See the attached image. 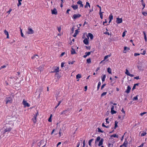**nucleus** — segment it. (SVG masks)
Returning a JSON list of instances; mask_svg holds the SVG:
<instances>
[{
    "mask_svg": "<svg viewBox=\"0 0 147 147\" xmlns=\"http://www.w3.org/2000/svg\"><path fill=\"white\" fill-rule=\"evenodd\" d=\"M11 125L9 123H6L3 127L4 129V133L9 132L11 131L12 128L11 127Z\"/></svg>",
    "mask_w": 147,
    "mask_h": 147,
    "instance_id": "1",
    "label": "nucleus"
},
{
    "mask_svg": "<svg viewBox=\"0 0 147 147\" xmlns=\"http://www.w3.org/2000/svg\"><path fill=\"white\" fill-rule=\"evenodd\" d=\"M85 38V39L83 40V42L85 44L87 45L89 43L88 39L89 38L88 37L87 38H85V37L84 36V34L82 38Z\"/></svg>",
    "mask_w": 147,
    "mask_h": 147,
    "instance_id": "2",
    "label": "nucleus"
},
{
    "mask_svg": "<svg viewBox=\"0 0 147 147\" xmlns=\"http://www.w3.org/2000/svg\"><path fill=\"white\" fill-rule=\"evenodd\" d=\"M28 31L27 33L28 34H33L34 32L32 29L30 27H29L28 28Z\"/></svg>",
    "mask_w": 147,
    "mask_h": 147,
    "instance_id": "3",
    "label": "nucleus"
},
{
    "mask_svg": "<svg viewBox=\"0 0 147 147\" xmlns=\"http://www.w3.org/2000/svg\"><path fill=\"white\" fill-rule=\"evenodd\" d=\"M81 16V14H74L73 15V17H72V18L74 20H75L76 19L78 18H79Z\"/></svg>",
    "mask_w": 147,
    "mask_h": 147,
    "instance_id": "4",
    "label": "nucleus"
},
{
    "mask_svg": "<svg viewBox=\"0 0 147 147\" xmlns=\"http://www.w3.org/2000/svg\"><path fill=\"white\" fill-rule=\"evenodd\" d=\"M6 104L8 103H11L12 102V100L11 98L7 97L6 99Z\"/></svg>",
    "mask_w": 147,
    "mask_h": 147,
    "instance_id": "5",
    "label": "nucleus"
},
{
    "mask_svg": "<svg viewBox=\"0 0 147 147\" xmlns=\"http://www.w3.org/2000/svg\"><path fill=\"white\" fill-rule=\"evenodd\" d=\"M114 108H115V107L114 105H112L111 106V113L112 114H115L117 113V111H114Z\"/></svg>",
    "mask_w": 147,
    "mask_h": 147,
    "instance_id": "6",
    "label": "nucleus"
},
{
    "mask_svg": "<svg viewBox=\"0 0 147 147\" xmlns=\"http://www.w3.org/2000/svg\"><path fill=\"white\" fill-rule=\"evenodd\" d=\"M54 68V70L53 71H51V73H57L59 71V67H55Z\"/></svg>",
    "mask_w": 147,
    "mask_h": 147,
    "instance_id": "7",
    "label": "nucleus"
},
{
    "mask_svg": "<svg viewBox=\"0 0 147 147\" xmlns=\"http://www.w3.org/2000/svg\"><path fill=\"white\" fill-rule=\"evenodd\" d=\"M123 20L122 18H117L116 22L117 24H120L122 22Z\"/></svg>",
    "mask_w": 147,
    "mask_h": 147,
    "instance_id": "8",
    "label": "nucleus"
},
{
    "mask_svg": "<svg viewBox=\"0 0 147 147\" xmlns=\"http://www.w3.org/2000/svg\"><path fill=\"white\" fill-rule=\"evenodd\" d=\"M22 103L25 107H29L30 106L29 103L27 102L26 101L24 100H23Z\"/></svg>",
    "mask_w": 147,
    "mask_h": 147,
    "instance_id": "9",
    "label": "nucleus"
},
{
    "mask_svg": "<svg viewBox=\"0 0 147 147\" xmlns=\"http://www.w3.org/2000/svg\"><path fill=\"white\" fill-rule=\"evenodd\" d=\"M51 12L52 14L57 15V13L56 9L54 8L53 9H51Z\"/></svg>",
    "mask_w": 147,
    "mask_h": 147,
    "instance_id": "10",
    "label": "nucleus"
},
{
    "mask_svg": "<svg viewBox=\"0 0 147 147\" xmlns=\"http://www.w3.org/2000/svg\"><path fill=\"white\" fill-rule=\"evenodd\" d=\"M87 38L90 37L91 40H92L94 36L91 33H89L87 35Z\"/></svg>",
    "mask_w": 147,
    "mask_h": 147,
    "instance_id": "11",
    "label": "nucleus"
},
{
    "mask_svg": "<svg viewBox=\"0 0 147 147\" xmlns=\"http://www.w3.org/2000/svg\"><path fill=\"white\" fill-rule=\"evenodd\" d=\"M131 88L129 86H128L127 87V89L125 91V92L127 94L129 93L130 91Z\"/></svg>",
    "mask_w": 147,
    "mask_h": 147,
    "instance_id": "12",
    "label": "nucleus"
},
{
    "mask_svg": "<svg viewBox=\"0 0 147 147\" xmlns=\"http://www.w3.org/2000/svg\"><path fill=\"white\" fill-rule=\"evenodd\" d=\"M103 141L104 140L102 138L99 142L98 146H101L103 144Z\"/></svg>",
    "mask_w": 147,
    "mask_h": 147,
    "instance_id": "13",
    "label": "nucleus"
},
{
    "mask_svg": "<svg viewBox=\"0 0 147 147\" xmlns=\"http://www.w3.org/2000/svg\"><path fill=\"white\" fill-rule=\"evenodd\" d=\"M77 4H78L80 5V7H83V5L82 4V2L81 1H78L77 2Z\"/></svg>",
    "mask_w": 147,
    "mask_h": 147,
    "instance_id": "14",
    "label": "nucleus"
},
{
    "mask_svg": "<svg viewBox=\"0 0 147 147\" xmlns=\"http://www.w3.org/2000/svg\"><path fill=\"white\" fill-rule=\"evenodd\" d=\"M79 31H78V30H76L75 31V33L73 35V36L74 37H76L77 34H78Z\"/></svg>",
    "mask_w": 147,
    "mask_h": 147,
    "instance_id": "15",
    "label": "nucleus"
},
{
    "mask_svg": "<svg viewBox=\"0 0 147 147\" xmlns=\"http://www.w3.org/2000/svg\"><path fill=\"white\" fill-rule=\"evenodd\" d=\"M113 16L112 15V14H111L109 17V23H110L111 21L113 19Z\"/></svg>",
    "mask_w": 147,
    "mask_h": 147,
    "instance_id": "16",
    "label": "nucleus"
},
{
    "mask_svg": "<svg viewBox=\"0 0 147 147\" xmlns=\"http://www.w3.org/2000/svg\"><path fill=\"white\" fill-rule=\"evenodd\" d=\"M72 7L74 10H76L78 8V6L77 5H72Z\"/></svg>",
    "mask_w": 147,
    "mask_h": 147,
    "instance_id": "17",
    "label": "nucleus"
},
{
    "mask_svg": "<svg viewBox=\"0 0 147 147\" xmlns=\"http://www.w3.org/2000/svg\"><path fill=\"white\" fill-rule=\"evenodd\" d=\"M4 32L5 34L7 35V38H8L9 36L8 32L6 30L4 31Z\"/></svg>",
    "mask_w": 147,
    "mask_h": 147,
    "instance_id": "18",
    "label": "nucleus"
},
{
    "mask_svg": "<svg viewBox=\"0 0 147 147\" xmlns=\"http://www.w3.org/2000/svg\"><path fill=\"white\" fill-rule=\"evenodd\" d=\"M76 53L75 50L73 48H72L71 50V53L72 54H75Z\"/></svg>",
    "mask_w": 147,
    "mask_h": 147,
    "instance_id": "19",
    "label": "nucleus"
},
{
    "mask_svg": "<svg viewBox=\"0 0 147 147\" xmlns=\"http://www.w3.org/2000/svg\"><path fill=\"white\" fill-rule=\"evenodd\" d=\"M111 56V54H110L109 55L105 56L104 58V59L103 60V61H105L107 58H108L109 57Z\"/></svg>",
    "mask_w": 147,
    "mask_h": 147,
    "instance_id": "20",
    "label": "nucleus"
},
{
    "mask_svg": "<svg viewBox=\"0 0 147 147\" xmlns=\"http://www.w3.org/2000/svg\"><path fill=\"white\" fill-rule=\"evenodd\" d=\"M104 12H102L101 11H99V15L100 16V17L101 19H103V15L102 13Z\"/></svg>",
    "mask_w": 147,
    "mask_h": 147,
    "instance_id": "21",
    "label": "nucleus"
},
{
    "mask_svg": "<svg viewBox=\"0 0 147 147\" xmlns=\"http://www.w3.org/2000/svg\"><path fill=\"white\" fill-rule=\"evenodd\" d=\"M94 140V139H90L89 141L88 142V145L90 146H91V143L92 142V141Z\"/></svg>",
    "mask_w": 147,
    "mask_h": 147,
    "instance_id": "22",
    "label": "nucleus"
},
{
    "mask_svg": "<svg viewBox=\"0 0 147 147\" xmlns=\"http://www.w3.org/2000/svg\"><path fill=\"white\" fill-rule=\"evenodd\" d=\"M127 142L126 141H125L123 144H122L123 146L126 147L127 146Z\"/></svg>",
    "mask_w": 147,
    "mask_h": 147,
    "instance_id": "23",
    "label": "nucleus"
},
{
    "mask_svg": "<svg viewBox=\"0 0 147 147\" xmlns=\"http://www.w3.org/2000/svg\"><path fill=\"white\" fill-rule=\"evenodd\" d=\"M106 77V76L105 75H104L102 77V82H103L105 81V78Z\"/></svg>",
    "mask_w": 147,
    "mask_h": 147,
    "instance_id": "24",
    "label": "nucleus"
},
{
    "mask_svg": "<svg viewBox=\"0 0 147 147\" xmlns=\"http://www.w3.org/2000/svg\"><path fill=\"white\" fill-rule=\"evenodd\" d=\"M82 77V76L81 74H78L76 76V79H79L81 78Z\"/></svg>",
    "mask_w": 147,
    "mask_h": 147,
    "instance_id": "25",
    "label": "nucleus"
},
{
    "mask_svg": "<svg viewBox=\"0 0 147 147\" xmlns=\"http://www.w3.org/2000/svg\"><path fill=\"white\" fill-rule=\"evenodd\" d=\"M107 71L109 74H111V70L110 67H108L107 68Z\"/></svg>",
    "mask_w": 147,
    "mask_h": 147,
    "instance_id": "26",
    "label": "nucleus"
},
{
    "mask_svg": "<svg viewBox=\"0 0 147 147\" xmlns=\"http://www.w3.org/2000/svg\"><path fill=\"white\" fill-rule=\"evenodd\" d=\"M22 0H18V6L19 7L21 5V1H22Z\"/></svg>",
    "mask_w": 147,
    "mask_h": 147,
    "instance_id": "27",
    "label": "nucleus"
},
{
    "mask_svg": "<svg viewBox=\"0 0 147 147\" xmlns=\"http://www.w3.org/2000/svg\"><path fill=\"white\" fill-rule=\"evenodd\" d=\"M143 34L144 35V38L145 40V41L146 42L147 41V38L146 36V34L145 32L144 31L143 32Z\"/></svg>",
    "mask_w": 147,
    "mask_h": 147,
    "instance_id": "28",
    "label": "nucleus"
},
{
    "mask_svg": "<svg viewBox=\"0 0 147 147\" xmlns=\"http://www.w3.org/2000/svg\"><path fill=\"white\" fill-rule=\"evenodd\" d=\"M52 117V115L51 114L49 119H48V121L49 122H51L52 121V119H51Z\"/></svg>",
    "mask_w": 147,
    "mask_h": 147,
    "instance_id": "29",
    "label": "nucleus"
},
{
    "mask_svg": "<svg viewBox=\"0 0 147 147\" xmlns=\"http://www.w3.org/2000/svg\"><path fill=\"white\" fill-rule=\"evenodd\" d=\"M86 61L87 63H91V60L90 58H89L87 59Z\"/></svg>",
    "mask_w": 147,
    "mask_h": 147,
    "instance_id": "30",
    "label": "nucleus"
},
{
    "mask_svg": "<svg viewBox=\"0 0 147 147\" xmlns=\"http://www.w3.org/2000/svg\"><path fill=\"white\" fill-rule=\"evenodd\" d=\"M38 56L37 55H35L32 57V59H34L35 58H36L37 59L38 58Z\"/></svg>",
    "mask_w": 147,
    "mask_h": 147,
    "instance_id": "31",
    "label": "nucleus"
},
{
    "mask_svg": "<svg viewBox=\"0 0 147 147\" xmlns=\"http://www.w3.org/2000/svg\"><path fill=\"white\" fill-rule=\"evenodd\" d=\"M100 137L98 136L97 137L96 139V141H95L96 142H98L99 140H100Z\"/></svg>",
    "mask_w": 147,
    "mask_h": 147,
    "instance_id": "32",
    "label": "nucleus"
},
{
    "mask_svg": "<svg viewBox=\"0 0 147 147\" xmlns=\"http://www.w3.org/2000/svg\"><path fill=\"white\" fill-rule=\"evenodd\" d=\"M115 128H116L118 126H117L118 122L116 121H115Z\"/></svg>",
    "mask_w": 147,
    "mask_h": 147,
    "instance_id": "33",
    "label": "nucleus"
},
{
    "mask_svg": "<svg viewBox=\"0 0 147 147\" xmlns=\"http://www.w3.org/2000/svg\"><path fill=\"white\" fill-rule=\"evenodd\" d=\"M75 61H73L71 62L70 61H69L68 62V64H73L75 63Z\"/></svg>",
    "mask_w": 147,
    "mask_h": 147,
    "instance_id": "34",
    "label": "nucleus"
},
{
    "mask_svg": "<svg viewBox=\"0 0 147 147\" xmlns=\"http://www.w3.org/2000/svg\"><path fill=\"white\" fill-rule=\"evenodd\" d=\"M101 85V83L100 82H99L98 83V84L97 86V90H98L99 89Z\"/></svg>",
    "mask_w": 147,
    "mask_h": 147,
    "instance_id": "35",
    "label": "nucleus"
},
{
    "mask_svg": "<svg viewBox=\"0 0 147 147\" xmlns=\"http://www.w3.org/2000/svg\"><path fill=\"white\" fill-rule=\"evenodd\" d=\"M107 94V92H104L102 93L101 94V97L103 96L106 95Z\"/></svg>",
    "mask_w": 147,
    "mask_h": 147,
    "instance_id": "36",
    "label": "nucleus"
},
{
    "mask_svg": "<svg viewBox=\"0 0 147 147\" xmlns=\"http://www.w3.org/2000/svg\"><path fill=\"white\" fill-rule=\"evenodd\" d=\"M98 131L99 132H101V133H103L104 132V131H102L101 130V129L99 128H98Z\"/></svg>",
    "mask_w": 147,
    "mask_h": 147,
    "instance_id": "37",
    "label": "nucleus"
},
{
    "mask_svg": "<svg viewBox=\"0 0 147 147\" xmlns=\"http://www.w3.org/2000/svg\"><path fill=\"white\" fill-rule=\"evenodd\" d=\"M138 95H137L136 96L134 97V98L133 99V100H138Z\"/></svg>",
    "mask_w": 147,
    "mask_h": 147,
    "instance_id": "38",
    "label": "nucleus"
},
{
    "mask_svg": "<svg viewBox=\"0 0 147 147\" xmlns=\"http://www.w3.org/2000/svg\"><path fill=\"white\" fill-rule=\"evenodd\" d=\"M61 101H60L58 103V104L55 107V109L57 107L59 106V105H60V104L61 103Z\"/></svg>",
    "mask_w": 147,
    "mask_h": 147,
    "instance_id": "39",
    "label": "nucleus"
},
{
    "mask_svg": "<svg viewBox=\"0 0 147 147\" xmlns=\"http://www.w3.org/2000/svg\"><path fill=\"white\" fill-rule=\"evenodd\" d=\"M92 52V51H90V52H86L85 54H86V55L88 56H89V55L90 54H91V52Z\"/></svg>",
    "mask_w": 147,
    "mask_h": 147,
    "instance_id": "40",
    "label": "nucleus"
},
{
    "mask_svg": "<svg viewBox=\"0 0 147 147\" xmlns=\"http://www.w3.org/2000/svg\"><path fill=\"white\" fill-rule=\"evenodd\" d=\"M125 74L128 76L129 74V72L128 70L127 69H126V72H125Z\"/></svg>",
    "mask_w": 147,
    "mask_h": 147,
    "instance_id": "41",
    "label": "nucleus"
},
{
    "mask_svg": "<svg viewBox=\"0 0 147 147\" xmlns=\"http://www.w3.org/2000/svg\"><path fill=\"white\" fill-rule=\"evenodd\" d=\"M146 134V132H143V133H142L141 134V136H145Z\"/></svg>",
    "mask_w": 147,
    "mask_h": 147,
    "instance_id": "42",
    "label": "nucleus"
},
{
    "mask_svg": "<svg viewBox=\"0 0 147 147\" xmlns=\"http://www.w3.org/2000/svg\"><path fill=\"white\" fill-rule=\"evenodd\" d=\"M21 36H22V37H24V38L25 37V36L24 35V34L22 32V30L21 29Z\"/></svg>",
    "mask_w": 147,
    "mask_h": 147,
    "instance_id": "43",
    "label": "nucleus"
},
{
    "mask_svg": "<svg viewBox=\"0 0 147 147\" xmlns=\"http://www.w3.org/2000/svg\"><path fill=\"white\" fill-rule=\"evenodd\" d=\"M113 144H112L111 143H109L108 145V147H113Z\"/></svg>",
    "mask_w": 147,
    "mask_h": 147,
    "instance_id": "44",
    "label": "nucleus"
},
{
    "mask_svg": "<svg viewBox=\"0 0 147 147\" xmlns=\"http://www.w3.org/2000/svg\"><path fill=\"white\" fill-rule=\"evenodd\" d=\"M111 137H114V138H115V137H117V136H116V134H113V135H112L111 136Z\"/></svg>",
    "mask_w": 147,
    "mask_h": 147,
    "instance_id": "45",
    "label": "nucleus"
},
{
    "mask_svg": "<svg viewBox=\"0 0 147 147\" xmlns=\"http://www.w3.org/2000/svg\"><path fill=\"white\" fill-rule=\"evenodd\" d=\"M121 111L122 113H123L124 114V115H123V117L125 116V111H124V109H123V108L122 110H121Z\"/></svg>",
    "mask_w": 147,
    "mask_h": 147,
    "instance_id": "46",
    "label": "nucleus"
},
{
    "mask_svg": "<svg viewBox=\"0 0 147 147\" xmlns=\"http://www.w3.org/2000/svg\"><path fill=\"white\" fill-rule=\"evenodd\" d=\"M32 120L34 123H35L36 122V119L35 118H33L32 119Z\"/></svg>",
    "mask_w": 147,
    "mask_h": 147,
    "instance_id": "47",
    "label": "nucleus"
},
{
    "mask_svg": "<svg viewBox=\"0 0 147 147\" xmlns=\"http://www.w3.org/2000/svg\"><path fill=\"white\" fill-rule=\"evenodd\" d=\"M106 84H103L101 86V90L102 89L104 88L105 86H106Z\"/></svg>",
    "mask_w": 147,
    "mask_h": 147,
    "instance_id": "48",
    "label": "nucleus"
},
{
    "mask_svg": "<svg viewBox=\"0 0 147 147\" xmlns=\"http://www.w3.org/2000/svg\"><path fill=\"white\" fill-rule=\"evenodd\" d=\"M88 2H87L86 3V5L84 6V7L85 8H87L88 7Z\"/></svg>",
    "mask_w": 147,
    "mask_h": 147,
    "instance_id": "49",
    "label": "nucleus"
},
{
    "mask_svg": "<svg viewBox=\"0 0 147 147\" xmlns=\"http://www.w3.org/2000/svg\"><path fill=\"white\" fill-rule=\"evenodd\" d=\"M127 50V51L129 50V48H127L126 47H124V50L125 51Z\"/></svg>",
    "mask_w": 147,
    "mask_h": 147,
    "instance_id": "50",
    "label": "nucleus"
},
{
    "mask_svg": "<svg viewBox=\"0 0 147 147\" xmlns=\"http://www.w3.org/2000/svg\"><path fill=\"white\" fill-rule=\"evenodd\" d=\"M140 55V54H139V53H134V56L135 57L137 56L138 55Z\"/></svg>",
    "mask_w": 147,
    "mask_h": 147,
    "instance_id": "51",
    "label": "nucleus"
},
{
    "mask_svg": "<svg viewBox=\"0 0 147 147\" xmlns=\"http://www.w3.org/2000/svg\"><path fill=\"white\" fill-rule=\"evenodd\" d=\"M146 112H144L143 113H142L140 114V115L141 116H142L146 114Z\"/></svg>",
    "mask_w": 147,
    "mask_h": 147,
    "instance_id": "52",
    "label": "nucleus"
},
{
    "mask_svg": "<svg viewBox=\"0 0 147 147\" xmlns=\"http://www.w3.org/2000/svg\"><path fill=\"white\" fill-rule=\"evenodd\" d=\"M142 13L143 14V15L144 16H146L147 15V12H142Z\"/></svg>",
    "mask_w": 147,
    "mask_h": 147,
    "instance_id": "53",
    "label": "nucleus"
},
{
    "mask_svg": "<svg viewBox=\"0 0 147 147\" xmlns=\"http://www.w3.org/2000/svg\"><path fill=\"white\" fill-rule=\"evenodd\" d=\"M108 118H107L106 119V122L107 123H109V122L108 121Z\"/></svg>",
    "mask_w": 147,
    "mask_h": 147,
    "instance_id": "54",
    "label": "nucleus"
},
{
    "mask_svg": "<svg viewBox=\"0 0 147 147\" xmlns=\"http://www.w3.org/2000/svg\"><path fill=\"white\" fill-rule=\"evenodd\" d=\"M125 133L124 134V135H123L122 136V137H121V141H122L123 140V138H124V135H125Z\"/></svg>",
    "mask_w": 147,
    "mask_h": 147,
    "instance_id": "55",
    "label": "nucleus"
},
{
    "mask_svg": "<svg viewBox=\"0 0 147 147\" xmlns=\"http://www.w3.org/2000/svg\"><path fill=\"white\" fill-rule=\"evenodd\" d=\"M64 62H63L61 63V67H63L64 66Z\"/></svg>",
    "mask_w": 147,
    "mask_h": 147,
    "instance_id": "56",
    "label": "nucleus"
},
{
    "mask_svg": "<svg viewBox=\"0 0 147 147\" xmlns=\"http://www.w3.org/2000/svg\"><path fill=\"white\" fill-rule=\"evenodd\" d=\"M97 6L98 7V8H99L100 9V11H101V7L100 6H99L98 5H97Z\"/></svg>",
    "mask_w": 147,
    "mask_h": 147,
    "instance_id": "57",
    "label": "nucleus"
},
{
    "mask_svg": "<svg viewBox=\"0 0 147 147\" xmlns=\"http://www.w3.org/2000/svg\"><path fill=\"white\" fill-rule=\"evenodd\" d=\"M146 51L145 50H144L143 52V53H141V54H142V55H144L146 53Z\"/></svg>",
    "mask_w": 147,
    "mask_h": 147,
    "instance_id": "58",
    "label": "nucleus"
},
{
    "mask_svg": "<svg viewBox=\"0 0 147 147\" xmlns=\"http://www.w3.org/2000/svg\"><path fill=\"white\" fill-rule=\"evenodd\" d=\"M128 76H130V77H133L134 76V75L132 74H131L130 73L129 74V75H128Z\"/></svg>",
    "mask_w": 147,
    "mask_h": 147,
    "instance_id": "59",
    "label": "nucleus"
},
{
    "mask_svg": "<svg viewBox=\"0 0 147 147\" xmlns=\"http://www.w3.org/2000/svg\"><path fill=\"white\" fill-rule=\"evenodd\" d=\"M134 79H137V80H138V79H139L140 78H139V76H136V77H134Z\"/></svg>",
    "mask_w": 147,
    "mask_h": 147,
    "instance_id": "60",
    "label": "nucleus"
},
{
    "mask_svg": "<svg viewBox=\"0 0 147 147\" xmlns=\"http://www.w3.org/2000/svg\"><path fill=\"white\" fill-rule=\"evenodd\" d=\"M61 27H59L58 28V30L59 32H60V31L61 30Z\"/></svg>",
    "mask_w": 147,
    "mask_h": 147,
    "instance_id": "61",
    "label": "nucleus"
},
{
    "mask_svg": "<svg viewBox=\"0 0 147 147\" xmlns=\"http://www.w3.org/2000/svg\"><path fill=\"white\" fill-rule=\"evenodd\" d=\"M125 32H123L122 34V36L123 37H124L125 36Z\"/></svg>",
    "mask_w": 147,
    "mask_h": 147,
    "instance_id": "62",
    "label": "nucleus"
},
{
    "mask_svg": "<svg viewBox=\"0 0 147 147\" xmlns=\"http://www.w3.org/2000/svg\"><path fill=\"white\" fill-rule=\"evenodd\" d=\"M85 145V141H83V147H84Z\"/></svg>",
    "mask_w": 147,
    "mask_h": 147,
    "instance_id": "63",
    "label": "nucleus"
},
{
    "mask_svg": "<svg viewBox=\"0 0 147 147\" xmlns=\"http://www.w3.org/2000/svg\"><path fill=\"white\" fill-rule=\"evenodd\" d=\"M144 146V143H142L138 147H143Z\"/></svg>",
    "mask_w": 147,
    "mask_h": 147,
    "instance_id": "64",
    "label": "nucleus"
}]
</instances>
